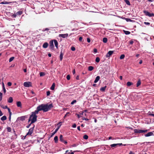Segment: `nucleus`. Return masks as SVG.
<instances>
[{
	"label": "nucleus",
	"instance_id": "f257e3e1",
	"mask_svg": "<svg viewBox=\"0 0 154 154\" xmlns=\"http://www.w3.org/2000/svg\"><path fill=\"white\" fill-rule=\"evenodd\" d=\"M40 111L42 110L44 112H46L50 110L54 106L52 103L48 105L47 104H42L38 106Z\"/></svg>",
	"mask_w": 154,
	"mask_h": 154
},
{
	"label": "nucleus",
	"instance_id": "f03ea898",
	"mask_svg": "<svg viewBox=\"0 0 154 154\" xmlns=\"http://www.w3.org/2000/svg\"><path fill=\"white\" fill-rule=\"evenodd\" d=\"M37 116H35L34 115L32 116V114H31L30 115L29 117L28 122H29L30 121H31V123H35L37 121Z\"/></svg>",
	"mask_w": 154,
	"mask_h": 154
},
{
	"label": "nucleus",
	"instance_id": "7ed1b4c3",
	"mask_svg": "<svg viewBox=\"0 0 154 154\" xmlns=\"http://www.w3.org/2000/svg\"><path fill=\"white\" fill-rule=\"evenodd\" d=\"M149 129L146 130H142L138 129H135L134 130V133H145L149 131Z\"/></svg>",
	"mask_w": 154,
	"mask_h": 154
},
{
	"label": "nucleus",
	"instance_id": "20e7f679",
	"mask_svg": "<svg viewBox=\"0 0 154 154\" xmlns=\"http://www.w3.org/2000/svg\"><path fill=\"white\" fill-rule=\"evenodd\" d=\"M143 12L145 15L150 17L154 16V14L153 13H150L149 12L146 10L144 11Z\"/></svg>",
	"mask_w": 154,
	"mask_h": 154
},
{
	"label": "nucleus",
	"instance_id": "39448f33",
	"mask_svg": "<svg viewBox=\"0 0 154 154\" xmlns=\"http://www.w3.org/2000/svg\"><path fill=\"white\" fill-rule=\"evenodd\" d=\"M35 127V125H33V127L32 128H30L28 132L26 134V135H31V134L33 132L34 128Z\"/></svg>",
	"mask_w": 154,
	"mask_h": 154
},
{
	"label": "nucleus",
	"instance_id": "423d86ee",
	"mask_svg": "<svg viewBox=\"0 0 154 154\" xmlns=\"http://www.w3.org/2000/svg\"><path fill=\"white\" fill-rule=\"evenodd\" d=\"M23 85L25 87H29L32 86L31 83L30 82H25L24 83Z\"/></svg>",
	"mask_w": 154,
	"mask_h": 154
},
{
	"label": "nucleus",
	"instance_id": "0eeeda50",
	"mask_svg": "<svg viewBox=\"0 0 154 154\" xmlns=\"http://www.w3.org/2000/svg\"><path fill=\"white\" fill-rule=\"evenodd\" d=\"M40 111V108H39L38 106L37 107L36 109L34 112H32V115L37 116L36 114H38V112Z\"/></svg>",
	"mask_w": 154,
	"mask_h": 154
},
{
	"label": "nucleus",
	"instance_id": "6e6552de",
	"mask_svg": "<svg viewBox=\"0 0 154 154\" xmlns=\"http://www.w3.org/2000/svg\"><path fill=\"white\" fill-rule=\"evenodd\" d=\"M49 48L51 49H53L54 48L53 40H51L49 42Z\"/></svg>",
	"mask_w": 154,
	"mask_h": 154
},
{
	"label": "nucleus",
	"instance_id": "1a4fd4ad",
	"mask_svg": "<svg viewBox=\"0 0 154 154\" xmlns=\"http://www.w3.org/2000/svg\"><path fill=\"white\" fill-rule=\"evenodd\" d=\"M113 51H109L106 55V57H109L110 56H111L113 53Z\"/></svg>",
	"mask_w": 154,
	"mask_h": 154
},
{
	"label": "nucleus",
	"instance_id": "9d476101",
	"mask_svg": "<svg viewBox=\"0 0 154 154\" xmlns=\"http://www.w3.org/2000/svg\"><path fill=\"white\" fill-rule=\"evenodd\" d=\"M144 136L146 137H149L152 136H154V134L152 132H148V133L144 134Z\"/></svg>",
	"mask_w": 154,
	"mask_h": 154
},
{
	"label": "nucleus",
	"instance_id": "9b49d317",
	"mask_svg": "<svg viewBox=\"0 0 154 154\" xmlns=\"http://www.w3.org/2000/svg\"><path fill=\"white\" fill-rule=\"evenodd\" d=\"M68 36V34H60L59 35V36L63 38H65L67 37Z\"/></svg>",
	"mask_w": 154,
	"mask_h": 154
},
{
	"label": "nucleus",
	"instance_id": "f8f14e48",
	"mask_svg": "<svg viewBox=\"0 0 154 154\" xmlns=\"http://www.w3.org/2000/svg\"><path fill=\"white\" fill-rule=\"evenodd\" d=\"M17 105L18 107L22 108V104L20 101L17 102Z\"/></svg>",
	"mask_w": 154,
	"mask_h": 154
},
{
	"label": "nucleus",
	"instance_id": "ddd939ff",
	"mask_svg": "<svg viewBox=\"0 0 154 154\" xmlns=\"http://www.w3.org/2000/svg\"><path fill=\"white\" fill-rule=\"evenodd\" d=\"M48 43L45 42L43 44L42 47L44 48H46L48 47Z\"/></svg>",
	"mask_w": 154,
	"mask_h": 154
},
{
	"label": "nucleus",
	"instance_id": "4468645a",
	"mask_svg": "<svg viewBox=\"0 0 154 154\" xmlns=\"http://www.w3.org/2000/svg\"><path fill=\"white\" fill-rule=\"evenodd\" d=\"M63 53L62 51H61L60 52V61H61L63 59Z\"/></svg>",
	"mask_w": 154,
	"mask_h": 154
},
{
	"label": "nucleus",
	"instance_id": "2eb2a0df",
	"mask_svg": "<svg viewBox=\"0 0 154 154\" xmlns=\"http://www.w3.org/2000/svg\"><path fill=\"white\" fill-rule=\"evenodd\" d=\"M54 44L55 45V46L56 48H58V42L56 40H54Z\"/></svg>",
	"mask_w": 154,
	"mask_h": 154
},
{
	"label": "nucleus",
	"instance_id": "dca6fc26",
	"mask_svg": "<svg viewBox=\"0 0 154 154\" xmlns=\"http://www.w3.org/2000/svg\"><path fill=\"white\" fill-rule=\"evenodd\" d=\"M100 79V77L99 76H97L96 77L95 80L94 81V82L96 83L98 82Z\"/></svg>",
	"mask_w": 154,
	"mask_h": 154
},
{
	"label": "nucleus",
	"instance_id": "f3484780",
	"mask_svg": "<svg viewBox=\"0 0 154 154\" xmlns=\"http://www.w3.org/2000/svg\"><path fill=\"white\" fill-rule=\"evenodd\" d=\"M141 80L140 79H139L138 80V81H137V83L136 87H139L141 85Z\"/></svg>",
	"mask_w": 154,
	"mask_h": 154
},
{
	"label": "nucleus",
	"instance_id": "a211bd4d",
	"mask_svg": "<svg viewBox=\"0 0 154 154\" xmlns=\"http://www.w3.org/2000/svg\"><path fill=\"white\" fill-rule=\"evenodd\" d=\"M8 102L9 103H11L13 101V98L12 97H10L8 100Z\"/></svg>",
	"mask_w": 154,
	"mask_h": 154
},
{
	"label": "nucleus",
	"instance_id": "6ab92c4d",
	"mask_svg": "<svg viewBox=\"0 0 154 154\" xmlns=\"http://www.w3.org/2000/svg\"><path fill=\"white\" fill-rule=\"evenodd\" d=\"M25 116H22L18 117V119L20 120L23 121L25 120Z\"/></svg>",
	"mask_w": 154,
	"mask_h": 154
},
{
	"label": "nucleus",
	"instance_id": "aec40b11",
	"mask_svg": "<svg viewBox=\"0 0 154 154\" xmlns=\"http://www.w3.org/2000/svg\"><path fill=\"white\" fill-rule=\"evenodd\" d=\"M106 87H107L106 86H105L104 87L101 88L100 89V91H103V92L104 91H105V90Z\"/></svg>",
	"mask_w": 154,
	"mask_h": 154
},
{
	"label": "nucleus",
	"instance_id": "412c9836",
	"mask_svg": "<svg viewBox=\"0 0 154 154\" xmlns=\"http://www.w3.org/2000/svg\"><path fill=\"white\" fill-rule=\"evenodd\" d=\"M11 3V2H8L7 1H4L2 2L1 4H9L10 3Z\"/></svg>",
	"mask_w": 154,
	"mask_h": 154
},
{
	"label": "nucleus",
	"instance_id": "4be33fe9",
	"mask_svg": "<svg viewBox=\"0 0 154 154\" xmlns=\"http://www.w3.org/2000/svg\"><path fill=\"white\" fill-rule=\"evenodd\" d=\"M133 85V83L132 82H128L127 83V85L128 87L132 85Z\"/></svg>",
	"mask_w": 154,
	"mask_h": 154
},
{
	"label": "nucleus",
	"instance_id": "5701e85b",
	"mask_svg": "<svg viewBox=\"0 0 154 154\" xmlns=\"http://www.w3.org/2000/svg\"><path fill=\"white\" fill-rule=\"evenodd\" d=\"M55 86V84L54 83L52 86H51V87L50 88V89L52 90H53L54 89V88Z\"/></svg>",
	"mask_w": 154,
	"mask_h": 154
},
{
	"label": "nucleus",
	"instance_id": "b1692460",
	"mask_svg": "<svg viewBox=\"0 0 154 154\" xmlns=\"http://www.w3.org/2000/svg\"><path fill=\"white\" fill-rule=\"evenodd\" d=\"M54 140L55 142L56 143H57L58 140V137L57 136H55L54 137Z\"/></svg>",
	"mask_w": 154,
	"mask_h": 154
},
{
	"label": "nucleus",
	"instance_id": "393cba45",
	"mask_svg": "<svg viewBox=\"0 0 154 154\" xmlns=\"http://www.w3.org/2000/svg\"><path fill=\"white\" fill-rule=\"evenodd\" d=\"M22 13H23V12L22 11H17L16 13V14H17V15H20L22 14Z\"/></svg>",
	"mask_w": 154,
	"mask_h": 154
},
{
	"label": "nucleus",
	"instance_id": "a878e982",
	"mask_svg": "<svg viewBox=\"0 0 154 154\" xmlns=\"http://www.w3.org/2000/svg\"><path fill=\"white\" fill-rule=\"evenodd\" d=\"M2 121H4L7 119V117L6 116H3L1 119Z\"/></svg>",
	"mask_w": 154,
	"mask_h": 154
},
{
	"label": "nucleus",
	"instance_id": "bb28decb",
	"mask_svg": "<svg viewBox=\"0 0 154 154\" xmlns=\"http://www.w3.org/2000/svg\"><path fill=\"white\" fill-rule=\"evenodd\" d=\"M118 144H111L110 146L111 147H116L117 145H118Z\"/></svg>",
	"mask_w": 154,
	"mask_h": 154
},
{
	"label": "nucleus",
	"instance_id": "cd10ccee",
	"mask_svg": "<svg viewBox=\"0 0 154 154\" xmlns=\"http://www.w3.org/2000/svg\"><path fill=\"white\" fill-rule=\"evenodd\" d=\"M126 20L127 22H133V21H134V20H131L130 19L128 18H126Z\"/></svg>",
	"mask_w": 154,
	"mask_h": 154
},
{
	"label": "nucleus",
	"instance_id": "c85d7f7f",
	"mask_svg": "<svg viewBox=\"0 0 154 154\" xmlns=\"http://www.w3.org/2000/svg\"><path fill=\"white\" fill-rule=\"evenodd\" d=\"M103 42L105 43L107 42V39L106 38H104L103 39Z\"/></svg>",
	"mask_w": 154,
	"mask_h": 154
},
{
	"label": "nucleus",
	"instance_id": "c756f323",
	"mask_svg": "<svg viewBox=\"0 0 154 154\" xmlns=\"http://www.w3.org/2000/svg\"><path fill=\"white\" fill-rule=\"evenodd\" d=\"M60 140L62 142L64 140L63 139V137L62 135H60Z\"/></svg>",
	"mask_w": 154,
	"mask_h": 154
},
{
	"label": "nucleus",
	"instance_id": "7c9ffc66",
	"mask_svg": "<svg viewBox=\"0 0 154 154\" xmlns=\"http://www.w3.org/2000/svg\"><path fill=\"white\" fill-rule=\"evenodd\" d=\"M45 73L43 72H41L40 73V76L41 77L44 76L45 75Z\"/></svg>",
	"mask_w": 154,
	"mask_h": 154
},
{
	"label": "nucleus",
	"instance_id": "2f4dec72",
	"mask_svg": "<svg viewBox=\"0 0 154 154\" xmlns=\"http://www.w3.org/2000/svg\"><path fill=\"white\" fill-rule=\"evenodd\" d=\"M124 32L126 35H129L131 33L130 32L128 31L124 30Z\"/></svg>",
	"mask_w": 154,
	"mask_h": 154
},
{
	"label": "nucleus",
	"instance_id": "473e14b6",
	"mask_svg": "<svg viewBox=\"0 0 154 154\" xmlns=\"http://www.w3.org/2000/svg\"><path fill=\"white\" fill-rule=\"evenodd\" d=\"M7 131L8 132H11V127H8L7 128Z\"/></svg>",
	"mask_w": 154,
	"mask_h": 154
},
{
	"label": "nucleus",
	"instance_id": "72a5a7b5",
	"mask_svg": "<svg viewBox=\"0 0 154 154\" xmlns=\"http://www.w3.org/2000/svg\"><path fill=\"white\" fill-rule=\"evenodd\" d=\"M100 60V59L99 57H97L95 59V61L97 63H98L99 62Z\"/></svg>",
	"mask_w": 154,
	"mask_h": 154
},
{
	"label": "nucleus",
	"instance_id": "f704fd0d",
	"mask_svg": "<svg viewBox=\"0 0 154 154\" xmlns=\"http://www.w3.org/2000/svg\"><path fill=\"white\" fill-rule=\"evenodd\" d=\"M83 138L85 140H87L88 138V136L87 135H85L83 136Z\"/></svg>",
	"mask_w": 154,
	"mask_h": 154
},
{
	"label": "nucleus",
	"instance_id": "c9c22d12",
	"mask_svg": "<svg viewBox=\"0 0 154 154\" xmlns=\"http://www.w3.org/2000/svg\"><path fill=\"white\" fill-rule=\"evenodd\" d=\"M80 152V150H75V151H74L73 152H72L71 153L69 152V153L70 154H74V153L75 152Z\"/></svg>",
	"mask_w": 154,
	"mask_h": 154
},
{
	"label": "nucleus",
	"instance_id": "e433bc0d",
	"mask_svg": "<svg viewBox=\"0 0 154 154\" xmlns=\"http://www.w3.org/2000/svg\"><path fill=\"white\" fill-rule=\"evenodd\" d=\"M125 57V55L124 54H122L120 56V58L121 59H122L124 58Z\"/></svg>",
	"mask_w": 154,
	"mask_h": 154
},
{
	"label": "nucleus",
	"instance_id": "4c0bfd02",
	"mask_svg": "<svg viewBox=\"0 0 154 154\" xmlns=\"http://www.w3.org/2000/svg\"><path fill=\"white\" fill-rule=\"evenodd\" d=\"M61 125L60 124V125H59L58 126V127H57V128L55 129V131L56 132H57V131H58V130H59V129L60 128V126Z\"/></svg>",
	"mask_w": 154,
	"mask_h": 154
},
{
	"label": "nucleus",
	"instance_id": "58836bf2",
	"mask_svg": "<svg viewBox=\"0 0 154 154\" xmlns=\"http://www.w3.org/2000/svg\"><path fill=\"white\" fill-rule=\"evenodd\" d=\"M1 107L3 109H6L8 108V106H4L2 105L1 106Z\"/></svg>",
	"mask_w": 154,
	"mask_h": 154
},
{
	"label": "nucleus",
	"instance_id": "ea45409f",
	"mask_svg": "<svg viewBox=\"0 0 154 154\" xmlns=\"http://www.w3.org/2000/svg\"><path fill=\"white\" fill-rule=\"evenodd\" d=\"M148 114L149 115L151 116L154 117V114L151 113L150 112V111L149 112Z\"/></svg>",
	"mask_w": 154,
	"mask_h": 154
},
{
	"label": "nucleus",
	"instance_id": "a19ab883",
	"mask_svg": "<svg viewBox=\"0 0 154 154\" xmlns=\"http://www.w3.org/2000/svg\"><path fill=\"white\" fill-rule=\"evenodd\" d=\"M76 100H73L71 102V104L73 105L74 103H76Z\"/></svg>",
	"mask_w": 154,
	"mask_h": 154
},
{
	"label": "nucleus",
	"instance_id": "79ce46f5",
	"mask_svg": "<svg viewBox=\"0 0 154 154\" xmlns=\"http://www.w3.org/2000/svg\"><path fill=\"white\" fill-rule=\"evenodd\" d=\"M14 59V57H11L9 60V62H11Z\"/></svg>",
	"mask_w": 154,
	"mask_h": 154
},
{
	"label": "nucleus",
	"instance_id": "37998d69",
	"mask_svg": "<svg viewBox=\"0 0 154 154\" xmlns=\"http://www.w3.org/2000/svg\"><path fill=\"white\" fill-rule=\"evenodd\" d=\"M2 93L0 92V101H1L2 99Z\"/></svg>",
	"mask_w": 154,
	"mask_h": 154
},
{
	"label": "nucleus",
	"instance_id": "c03bdc74",
	"mask_svg": "<svg viewBox=\"0 0 154 154\" xmlns=\"http://www.w3.org/2000/svg\"><path fill=\"white\" fill-rule=\"evenodd\" d=\"M70 75H68L66 76V79H67L68 80H70Z\"/></svg>",
	"mask_w": 154,
	"mask_h": 154
},
{
	"label": "nucleus",
	"instance_id": "a18cd8bd",
	"mask_svg": "<svg viewBox=\"0 0 154 154\" xmlns=\"http://www.w3.org/2000/svg\"><path fill=\"white\" fill-rule=\"evenodd\" d=\"M126 2V3L128 5H130V2H129V1L128 0H127V1H125Z\"/></svg>",
	"mask_w": 154,
	"mask_h": 154
},
{
	"label": "nucleus",
	"instance_id": "49530a36",
	"mask_svg": "<svg viewBox=\"0 0 154 154\" xmlns=\"http://www.w3.org/2000/svg\"><path fill=\"white\" fill-rule=\"evenodd\" d=\"M71 50L72 51H74L75 50V49L74 47L72 46L71 48Z\"/></svg>",
	"mask_w": 154,
	"mask_h": 154
},
{
	"label": "nucleus",
	"instance_id": "de8ad7c7",
	"mask_svg": "<svg viewBox=\"0 0 154 154\" xmlns=\"http://www.w3.org/2000/svg\"><path fill=\"white\" fill-rule=\"evenodd\" d=\"M56 133L55 131H54V132L52 133L51 134V137H52Z\"/></svg>",
	"mask_w": 154,
	"mask_h": 154
},
{
	"label": "nucleus",
	"instance_id": "09e8293b",
	"mask_svg": "<svg viewBox=\"0 0 154 154\" xmlns=\"http://www.w3.org/2000/svg\"><path fill=\"white\" fill-rule=\"evenodd\" d=\"M8 110V112H9V115H11V110H10V109L8 107V108H7Z\"/></svg>",
	"mask_w": 154,
	"mask_h": 154
},
{
	"label": "nucleus",
	"instance_id": "8fccbe9b",
	"mask_svg": "<svg viewBox=\"0 0 154 154\" xmlns=\"http://www.w3.org/2000/svg\"><path fill=\"white\" fill-rule=\"evenodd\" d=\"M47 96H49L50 94V92L49 91H47L46 93Z\"/></svg>",
	"mask_w": 154,
	"mask_h": 154
},
{
	"label": "nucleus",
	"instance_id": "3c124183",
	"mask_svg": "<svg viewBox=\"0 0 154 154\" xmlns=\"http://www.w3.org/2000/svg\"><path fill=\"white\" fill-rule=\"evenodd\" d=\"M17 14H14L12 15V17L14 18L16 17Z\"/></svg>",
	"mask_w": 154,
	"mask_h": 154
},
{
	"label": "nucleus",
	"instance_id": "603ef678",
	"mask_svg": "<svg viewBox=\"0 0 154 154\" xmlns=\"http://www.w3.org/2000/svg\"><path fill=\"white\" fill-rule=\"evenodd\" d=\"M129 43L130 44L132 45L134 43V42L132 40H131L129 41Z\"/></svg>",
	"mask_w": 154,
	"mask_h": 154
},
{
	"label": "nucleus",
	"instance_id": "864d4df0",
	"mask_svg": "<svg viewBox=\"0 0 154 154\" xmlns=\"http://www.w3.org/2000/svg\"><path fill=\"white\" fill-rule=\"evenodd\" d=\"M32 124V123H31V122L30 124H29L28 125L26 126V128H29L30 127V126Z\"/></svg>",
	"mask_w": 154,
	"mask_h": 154
},
{
	"label": "nucleus",
	"instance_id": "5fc2aeb1",
	"mask_svg": "<svg viewBox=\"0 0 154 154\" xmlns=\"http://www.w3.org/2000/svg\"><path fill=\"white\" fill-rule=\"evenodd\" d=\"M11 85L12 83L11 82H9L8 83V85L9 86H11Z\"/></svg>",
	"mask_w": 154,
	"mask_h": 154
},
{
	"label": "nucleus",
	"instance_id": "6e6d98bb",
	"mask_svg": "<svg viewBox=\"0 0 154 154\" xmlns=\"http://www.w3.org/2000/svg\"><path fill=\"white\" fill-rule=\"evenodd\" d=\"M76 125L75 124H74L73 125H72V127L73 128H75L76 127Z\"/></svg>",
	"mask_w": 154,
	"mask_h": 154
},
{
	"label": "nucleus",
	"instance_id": "4d7b16f0",
	"mask_svg": "<svg viewBox=\"0 0 154 154\" xmlns=\"http://www.w3.org/2000/svg\"><path fill=\"white\" fill-rule=\"evenodd\" d=\"M82 38L81 37H79V40L80 41L82 42Z\"/></svg>",
	"mask_w": 154,
	"mask_h": 154
},
{
	"label": "nucleus",
	"instance_id": "13d9d810",
	"mask_svg": "<svg viewBox=\"0 0 154 154\" xmlns=\"http://www.w3.org/2000/svg\"><path fill=\"white\" fill-rule=\"evenodd\" d=\"M87 42L88 43H89L90 42H91V40H90V39L89 38H87Z\"/></svg>",
	"mask_w": 154,
	"mask_h": 154
},
{
	"label": "nucleus",
	"instance_id": "bf43d9fd",
	"mask_svg": "<svg viewBox=\"0 0 154 154\" xmlns=\"http://www.w3.org/2000/svg\"><path fill=\"white\" fill-rule=\"evenodd\" d=\"M3 88V90L4 92V93H5L6 92V89H5V87H3V88Z\"/></svg>",
	"mask_w": 154,
	"mask_h": 154
},
{
	"label": "nucleus",
	"instance_id": "052dcab7",
	"mask_svg": "<svg viewBox=\"0 0 154 154\" xmlns=\"http://www.w3.org/2000/svg\"><path fill=\"white\" fill-rule=\"evenodd\" d=\"M69 112H67L66 113V114L64 116V118H65L66 117V116H67V115L68 114H69Z\"/></svg>",
	"mask_w": 154,
	"mask_h": 154
},
{
	"label": "nucleus",
	"instance_id": "680f3d73",
	"mask_svg": "<svg viewBox=\"0 0 154 154\" xmlns=\"http://www.w3.org/2000/svg\"><path fill=\"white\" fill-rule=\"evenodd\" d=\"M144 23L147 25H149L150 24V23L149 22H144Z\"/></svg>",
	"mask_w": 154,
	"mask_h": 154
},
{
	"label": "nucleus",
	"instance_id": "e2e57ef3",
	"mask_svg": "<svg viewBox=\"0 0 154 154\" xmlns=\"http://www.w3.org/2000/svg\"><path fill=\"white\" fill-rule=\"evenodd\" d=\"M87 73V72L86 71H83L82 72V74L83 75Z\"/></svg>",
	"mask_w": 154,
	"mask_h": 154
},
{
	"label": "nucleus",
	"instance_id": "0e129e2a",
	"mask_svg": "<svg viewBox=\"0 0 154 154\" xmlns=\"http://www.w3.org/2000/svg\"><path fill=\"white\" fill-rule=\"evenodd\" d=\"M79 75H78L76 77V79L77 80H79Z\"/></svg>",
	"mask_w": 154,
	"mask_h": 154
},
{
	"label": "nucleus",
	"instance_id": "69168bd1",
	"mask_svg": "<svg viewBox=\"0 0 154 154\" xmlns=\"http://www.w3.org/2000/svg\"><path fill=\"white\" fill-rule=\"evenodd\" d=\"M62 142L64 143L65 144H66L67 143V141L64 140H63Z\"/></svg>",
	"mask_w": 154,
	"mask_h": 154
},
{
	"label": "nucleus",
	"instance_id": "338daca9",
	"mask_svg": "<svg viewBox=\"0 0 154 154\" xmlns=\"http://www.w3.org/2000/svg\"><path fill=\"white\" fill-rule=\"evenodd\" d=\"M88 70L90 71H91L92 70L94 69V68H88Z\"/></svg>",
	"mask_w": 154,
	"mask_h": 154
},
{
	"label": "nucleus",
	"instance_id": "774afa93",
	"mask_svg": "<svg viewBox=\"0 0 154 154\" xmlns=\"http://www.w3.org/2000/svg\"><path fill=\"white\" fill-rule=\"evenodd\" d=\"M129 154H135V153L134 152H133L132 151H130Z\"/></svg>",
	"mask_w": 154,
	"mask_h": 154
}]
</instances>
